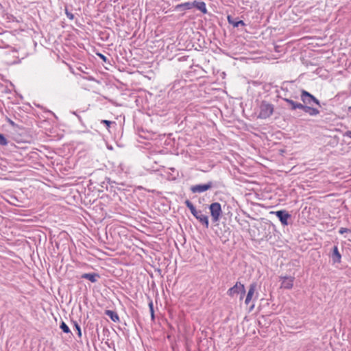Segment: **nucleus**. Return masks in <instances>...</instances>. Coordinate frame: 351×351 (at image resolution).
<instances>
[{
	"mask_svg": "<svg viewBox=\"0 0 351 351\" xmlns=\"http://www.w3.org/2000/svg\"><path fill=\"white\" fill-rule=\"evenodd\" d=\"M210 215L214 221L219 220L221 214V206L218 202L213 203L210 205Z\"/></svg>",
	"mask_w": 351,
	"mask_h": 351,
	"instance_id": "7ed1b4c3",
	"label": "nucleus"
},
{
	"mask_svg": "<svg viewBox=\"0 0 351 351\" xmlns=\"http://www.w3.org/2000/svg\"><path fill=\"white\" fill-rule=\"evenodd\" d=\"M65 14L66 15V16L70 19V20H73V18H74V16L72 13L69 12L67 9L65 10Z\"/></svg>",
	"mask_w": 351,
	"mask_h": 351,
	"instance_id": "4be33fe9",
	"label": "nucleus"
},
{
	"mask_svg": "<svg viewBox=\"0 0 351 351\" xmlns=\"http://www.w3.org/2000/svg\"><path fill=\"white\" fill-rule=\"evenodd\" d=\"M150 314H151V317H152V319H154V311H152V312L150 313Z\"/></svg>",
	"mask_w": 351,
	"mask_h": 351,
	"instance_id": "c85d7f7f",
	"label": "nucleus"
},
{
	"mask_svg": "<svg viewBox=\"0 0 351 351\" xmlns=\"http://www.w3.org/2000/svg\"><path fill=\"white\" fill-rule=\"evenodd\" d=\"M306 113H308L311 116H316L319 113V111L315 108L302 105V108Z\"/></svg>",
	"mask_w": 351,
	"mask_h": 351,
	"instance_id": "9d476101",
	"label": "nucleus"
},
{
	"mask_svg": "<svg viewBox=\"0 0 351 351\" xmlns=\"http://www.w3.org/2000/svg\"><path fill=\"white\" fill-rule=\"evenodd\" d=\"M339 232L341 234L344 233H351V230L346 228H341L339 230Z\"/></svg>",
	"mask_w": 351,
	"mask_h": 351,
	"instance_id": "412c9836",
	"label": "nucleus"
},
{
	"mask_svg": "<svg viewBox=\"0 0 351 351\" xmlns=\"http://www.w3.org/2000/svg\"><path fill=\"white\" fill-rule=\"evenodd\" d=\"M274 213L283 226L288 225V219L291 215L287 211L282 210L276 211Z\"/></svg>",
	"mask_w": 351,
	"mask_h": 351,
	"instance_id": "0eeeda50",
	"label": "nucleus"
},
{
	"mask_svg": "<svg viewBox=\"0 0 351 351\" xmlns=\"http://www.w3.org/2000/svg\"><path fill=\"white\" fill-rule=\"evenodd\" d=\"M349 109H351V106L349 108Z\"/></svg>",
	"mask_w": 351,
	"mask_h": 351,
	"instance_id": "7c9ffc66",
	"label": "nucleus"
},
{
	"mask_svg": "<svg viewBox=\"0 0 351 351\" xmlns=\"http://www.w3.org/2000/svg\"><path fill=\"white\" fill-rule=\"evenodd\" d=\"M102 123H105L108 127L111 124V121L108 120H103Z\"/></svg>",
	"mask_w": 351,
	"mask_h": 351,
	"instance_id": "393cba45",
	"label": "nucleus"
},
{
	"mask_svg": "<svg viewBox=\"0 0 351 351\" xmlns=\"http://www.w3.org/2000/svg\"><path fill=\"white\" fill-rule=\"evenodd\" d=\"M239 295H240V300H243V298L245 295V293H240Z\"/></svg>",
	"mask_w": 351,
	"mask_h": 351,
	"instance_id": "cd10ccee",
	"label": "nucleus"
},
{
	"mask_svg": "<svg viewBox=\"0 0 351 351\" xmlns=\"http://www.w3.org/2000/svg\"><path fill=\"white\" fill-rule=\"evenodd\" d=\"M212 182H209L206 184H197L195 186H191V190L193 193H201L204 191H206L207 190L210 189L212 187Z\"/></svg>",
	"mask_w": 351,
	"mask_h": 351,
	"instance_id": "423d86ee",
	"label": "nucleus"
},
{
	"mask_svg": "<svg viewBox=\"0 0 351 351\" xmlns=\"http://www.w3.org/2000/svg\"><path fill=\"white\" fill-rule=\"evenodd\" d=\"M75 328L77 329L78 336L81 337V335H82L81 329H80V326L77 324H75Z\"/></svg>",
	"mask_w": 351,
	"mask_h": 351,
	"instance_id": "5701e85b",
	"label": "nucleus"
},
{
	"mask_svg": "<svg viewBox=\"0 0 351 351\" xmlns=\"http://www.w3.org/2000/svg\"><path fill=\"white\" fill-rule=\"evenodd\" d=\"M285 101L288 103L289 104L291 105V109L292 110H295V109H301L302 107V104L300 103H297V102H295L293 101V100L291 99H285Z\"/></svg>",
	"mask_w": 351,
	"mask_h": 351,
	"instance_id": "2eb2a0df",
	"label": "nucleus"
},
{
	"mask_svg": "<svg viewBox=\"0 0 351 351\" xmlns=\"http://www.w3.org/2000/svg\"><path fill=\"white\" fill-rule=\"evenodd\" d=\"M99 57H100L103 60L106 61V56H104V55H102V54H101V53H99Z\"/></svg>",
	"mask_w": 351,
	"mask_h": 351,
	"instance_id": "bb28decb",
	"label": "nucleus"
},
{
	"mask_svg": "<svg viewBox=\"0 0 351 351\" xmlns=\"http://www.w3.org/2000/svg\"><path fill=\"white\" fill-rule=\"evenodd\" d=\"M60 328L62 330V331L65 333H69L70 332V329L69 328V326L64 322H62L60 324Z\"/></svg>",
	"mask_w": 351,
	"mask_h": 351,
	"instance_id": "6ab92c4d",
	"label": "nucleus"
},
{
	"mask_svg": "<svg viewBox=\"0 0 351 351\" xmlns=\"http://www.w3.org/2000/svg\"><path fill=\"white\" fill-rule=\"evenodd\" d=\"M183 8L186 10H190L194 8V1L193 2H185L177 5V8Z\"/></svg>",
	"mask_w": 351,
	"mask_h": 351,
	"instance_id": "f3484780",
	"label": "nucleus"
},
{
	"mask_svg": "<svg viewBox=\"0 0 351 351\" xmlns=\"http://www.w3.org/2000/svg\"><path fill=\"white\" fill-rule=\"evenodd\" d=\"M194 8H196L204 14L207 12L206 3L203 1H194Z\"/></svg>",
	"mask_w": 351,
	"mask_h": 351,
	"instance_id": "f8f14e48",
	"label": "nucleus"
},
{
	"mask_svg": "<svg viewBox=\"0 0 351 351\" xmlns=\"http://www.w3.org/2000/svg\"><path fill=\"white\" fill-rule=\"evenodd\" d=\"M281 285L280 287L285 289H291L293 287L294 277L293 276H280Z\"/></svg>",
	"mask_w": 351,
	"mask_h": 351,
	"instance_id": "20e7f679",
	"label": "nucleus"
},
{
	"mask_svg": "<svg viewBox=\"0 0 351 351\" xmlns=\"http://www.w3.org/2000/svg\"><path fill=\"white\" fill-rule=\"evenodd\" d=\"M341 256L339 252L337 246L333 247L332 259L335 263H340Z\"/></svg>",
	"mask_w": 351,
	"mask_h": 351,
	"instance_id": "4468645a",
	"label": "nucleus"
},
{
	"mask_svg": "<svg viewBox=\"0 0 351 351\" xmlns=\"http://www.w3.org/2000/svg\"><path fill=\"white\" fill-rule=\"evenodd\" d=\"M8 144L7 139L4 137V136L0 134V145H6Z\"/></svg>",
	"mask_w": 351,
	"mask_h": 351,
	"instance_id": "aec40b11",
	"label": "nucleus"
},
{
	"mask_svg": "<svg viewBox=\"0 0 351 351\" xmlns=\"http://www.w3.org/2000/svg\"><path fill=\"white\" fill-rule=\"evenodd\" d=\"M105 314L107 315L114 322L117 323L119 322L120 320L118 314L115 311L111 310H106L105 311Z\"/></svg>",
	"mask_w": 351,
	"mask_h": 351,
	"instance_id": "9b49d317",
	"label": "nucleus"
},
{
	"mask_svg": "<svg viewBox=\"0 0 351 351\" xmlns=\"http://www.w3.org/2000/svg\"><path fill=\"white\" fill-rule=\"evenodd\" d=\"M254 304H252L251 309L254 308Z\"/></svg>",
	"mask_w": 351,
	"mask_h": 351,
	"instance_id": "c756f323",
	"label": "nucleus"
},
{
	"mask_svg": "<svg viewBox=\"0 0 351 351\" xmlns=\"http://www.w3.org/2000/svg\"><path fill=\"white\" fill-rule=\"evenodd\" d=\"M256 284L255 282L250 284L245 300V304L247 305L250 304V302L252 300V298L256 292Z\"/></svg>",
	"mask_w": 351,
	"mask_h": 351,
	"instance_id": "6e6552de",
	"label": "nucleus"
},
{
	"mask_svg": "<svg viewBox=\"0 0 351 351\" xmlns=\"http://www.w3.org/2000/svg\"><path fill=\"white\" fill-rule=\"evenodd\" d=\"M227 293L230 298H234L240 293H245V286L241 282H237L232 287L228 290Z\"/></svg>",
	"mask_w": 351,
	"mask_h": 351,
	"instance_id": "f03ea898",
	"label": "nucleus"
},
{
	"mask_svg": "<svg viewBox=\"0 0 351 351\" xmlns=\"http://www.w3.org/2000/svg\"><path fill=\"white\" fill-rule=\"evenodd\" d=\"M149 310H150V313L152 311H154V304H153V302L152 301L149 302Z\"/></svg>",
	"mask_w": 351,
	"mask_h": 351,
	"instance_id": "b1692460",
	"label": "nucleus"
},
{
	"mask_svg": "<svg viewBox=\"0 0 351 351\" xmlns=\"http://www.w3.org/2000/svg\"><path fill=\"white\" fill-rule=\"evenodd\" d=\"M344 136L351 138V131H348L344 134Z\"/></svg>",
	"mask_w": 351,
	"mask_h": 351,
	"instance_id": "a878e982",
	"label": "nucleus"
},
{
	"mask_svg": "<svg viewBox=\"0 0 351 351\" xmlns=\"http://www.w3.org/2000/svg\"><path fill=\"white\" fill-rule=\"evenodd\" d=\"M228 21L229 23L232 24L234 27H239V25H245V23L243 21H239L237 22H234L232 21V19L230 16H228Z\"/></svg>",
	"mask_w": 351,
	"mask_h": 351,
	"instance_id": "a211bd4d",
	"label": "nucleus"
},
{
	"mask_svg": "<svg viewBox=\"0 0 351 351\" xmlns=\"http://www.w3.org/2000/svg\"><path fill=\"white\" fill-rule=\"evenodd\" d=\"M274 112L273 105L267 102H262L260 105V112L258 115L259 119H267Z\"/></svg>",
	"mask_w": 351,
	"mask_h": 351,
	"instance_id": "f257e3e1",
	"label": "nucleus"
},
{
	"mask_svg": "<svg viewBox=\"0 0 351 351\" xmlns=\"http://www.w3.org/2000/svg\"><path fill=\"white\" fill-rule=\"evenodd\" d=\"M301 99L304 104H310L312 101L315 103L317 105H319V101L317 99H316L313 95L310 94L306 90H302L301 93Z\"/></svg>",
	"mask_w": 351,
	"mask_h": 351,
	"instance_id": "39448f33",
	"label": "nucleus"
},
{
	"mask_svg": "<svg viewBox=\"0 0 351 351\" xmlns=\"http://www.w3.org/2000/svg\"><path fill=\"white\" fill-rule=\"evenodd\" d=\"M195 217L199 220L200 223L204 224L206 228H208L209 226L208 217L207 215L202 213V211H199Z\"/></svg>",
	"mask_w": 351,
	"mask_h": 351,
	"instance_id": "1a4fd4ad",
	"label": "nucleus"
},
{
	"mask_svg": "<svg viewBox=\"0 0 351 351\" xmlns=\"http://www.w3.org/2000/svg\"><path fill=\"white\" fill-rule=\"evenodd\" d=\"M185 204L187 206V208H189L192 215L194 217L196 216L199 211L196 210L193 204L189 200H186Z\"/></svg>",
	"mask_w": 351,
	"mask_h": 351,
	"instance_id": "dca6fc26",
	"label": "nucleus"
},
{
	"mask_svg": "<svg viewBox=\"0 0 351 351\" xmlns=\"http://www.w3.org/2000/svg\"><path fill=\"white\" fill-rule=\"evenodd\" d=\"M99 277V275L95 273H88V274H84L82 276V278L88 279L92 282H95L97 280V278Z\"/></svg>",
	"mask_w": 351,
	"mask_h": 351,
	"instance_id": "ddd939ff",
	"label": "nucleus"
}]
</instances>
